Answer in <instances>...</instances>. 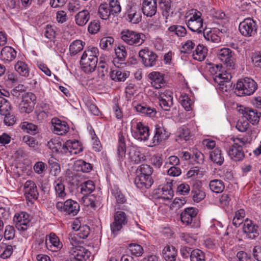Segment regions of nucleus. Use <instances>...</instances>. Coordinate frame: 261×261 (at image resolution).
I'll use <instances>...</instances> for the list:
<instances>
[{"instance_id":"35","label":"nucleus","mask_w":261,"mask_h":261,"mask_svg":"<svg viewBox=\"0 0 261 261\" xmlns=\"http://www.w3.org/2000/svg\"><path fill=\"white\" fill-rule=\"evenodd\" d=\"M137 112L147 116L154 117L156 114L154 109L141 104L137 105L134 107Z\"/></svg>"},{"instance_id":"42","label":"nucleus","mask_w":261,"mask_h":261,"mask_svg":"<svg viewBox=\"0 0 261 261\" xmlns=\"http://www.w3.org/2000/svg\"><path fill=\"white\" fill-rule=\"evenodd\" d=\"M209 187L212 191L216 193H221L224 189L223 182L219 179L211 180L210 182Z\"/></svg>"},{"instance_id":"13","label":"nucleus","mask_w":261,"mask_h":261,"mask_svg":"<svg viewBox=\"0 0 261 261\" xmlns=\"http://www.w3.org/2000/svg\"><path fill=\"white\" fill-rule=\"evenodd\" d=\"M138 55L145 66L151 67L155 64L157 56L148 48L141 49Z\"/></svg>"},{"instance_id":"57","label":"nucleus","mask_w":261,"mask_h":261,"mask_svg":"<svg viewBox=\"0 0 261 261\" xmlns=\"http://www.w3.org/2000/svg\"><path fill=\"white\" fill-rule=\"evenodd\" d=\"M115 53L118 59L121 61H124L127 56V52L124 46L122 45L115 48Z\"/></svg>"},{"instance_id":"44","label":"nucleus","mask_w":261,"mask_h":261,"mask_svg":"<svg viewBox=\"0 0 261 261\" xmlns=\"http://www.w3.org/2000/svg\"><path fill=\"white\" fill-rule=\"evenodd\" d=\"M179 101L185 110L189 111L192 110V106L193 105V102L188 95L186 94H181L179 97Z\"/></svg>"},{"instance_id":"64","label":"nucleus","mask_w":261,"mask_h":261,"mask_svg":"<svg viewBox=\"0 0 261 261\" xmlns=\"http://www.w3.org/2000/svg\"><path fill=\"white\" fill-rule=\"evenodd\" d=\"M186 203V201L184 198H176L171 204V208L172 210H177L182 207Z\"/></svg>"},{"instance_id":"52","label":"nucleus","mask_w":261,"mask_h":261,"mask_svg":"<svg viewBox=\"0 0 261 261\" xmlns=\"http://www.w3.org/2000/svg\"><path fill=\"white\" fill-rule=\"evenodd\" d=\"M128 249L131 254L136 256H141L144 252L143 247L137 244H129Z\"/></svg>"},{"instance_id":"12","label":"nucleus","mask_w":261,"mask_h":261,"mask_svg":"<svg viewBox=\"0 0 261 261\" xmlns=\"http://www.w3.org/2000/svg\"><path fill=\"white\" fill-rule=\"evenodd\" d=\"M217 55L218 59L224 63L228 69L234 68V59L231 50L228 48H223L218 50Z\"/></svg>"},{"instance_id":"41","label":"nucleus","mask_w":261,"mask_h":261,"mask_svg":"<svg viewBox=\"0 0 261 261\" xmlns=\"http://www.w3.org/2000/svg\"><path fill=\"white\" fill-rule=\"evenodd\" d=\"M81 192L83 195L90 194L95 190V185L92 180H87L81 184Z\"/></svg>"},{"instance_id":"32","label":"nucleus","mask_w":261,"mask_h":261,"mask_svg":"<svg viewBox=\"0 0 261 261\" xmlns=\"http://www.w3.org/2000/svg\"><path fill=\"white\" fill-rule=\"evenodd\" d=\"M163 255L166 261H175L177 256V250L172 246H166L163 250Z\"/></svg>"},{"instance_id":"10","label":"nucleus","mask_w":261,"mask_h":261,"mask_svg":"<svg viewBox=\"0 0 261 261\" xmlns=\"http://www.w3.org/2000/svg\"><path fill=\"white\" fill-rule=\"evenodd\" d=\"M239 30L243 36L251 37L256 33L257 25L252 19L248 18L245 19L240 23Z\"/></svg>"},{"instance_id":"27","label":"nucleus","mask_w":261,"mask_h":261,"mask_svg":"<svg viewBox=\"0 0 261 261\" xmlns=\"http://www.w3.org/2000/svg\"><path fill=\"white\" fill-rule=\"evenodd\" d=\"M136 186L140 189H148L150 188L153 183L152 177H147L142 175H136L135 180Z\"/></svg>"},{"instance_id":"43","label":"nucleus","mask_w":261,"mask_h":261,"mask_svg":"<svg viewBox=\"0 0 261 261\" xmlns=\"http://www.w3.org/2000/svg\"><path fill=\"white\" fill-rule=\"evenodd\" d=\"M15 69L21 75L25 77L29 76V68L23 62L18 61L15 65Z\"/></svg>"},{"instance_id":"29","label":"nucleus","mask_w":261,"mask_h":261,"mask_svg":"<svg viewBox=\"0 0 261 261\" xmlns=\"http://www.w3.org/2000/svg\"><path fill=\"white\" fill-rule=\"evenodd\" d=\"M148 77L151 81L152 86L156 89L161 88V84L164 83V75L158 71L150 72Z\"/></svg>"},{"instance_id":"49","label":"nucleus","mask_w":261,"mask_h":261,"mask_svg":"<svg viewBox=\"0 0 261 261\" xmlns=\"http://www.w3.org/2000/svg\"><path fill=\"white\" fill-rule=\"evenodd\" d=\"M47 146L53 152H57L62 146L59 138H53L47 143Z\"/></svg>"},{"instance_id":"15","label":"nucleus","mask_w":261,"mask_h":261,"mask_svg":"<svg viewBox=\"0 0 261 261\" xmlns=\"http://www.w3.org/2000/svg\"><path fill=\"white\" fill-rule=\"evenodd\" d=\"M24 195L26 199L31 202L38 198V192L35 183L32 180H27L24 185Z\"/></svg>"},{"instance_id":"25","label":"nucleus","mask_w":261,"mask_h":261,"mask_svg":"<svg viewBox=\"0 0 261 261\" xmlns=\"http://www.w3.org/2000/svg\"><path fill=\"white\" fill-rule=\"evenodd\" d=\"M197 33L202 36L206 40L210 39V31L207 30L206 25L203 24V19L201 18V13L197 11Z\"/></svg>"},{"instance_id":"7","label":"nucleus","mask_w":261,"mask_h":261,"mask_svg":"<svg viewBox=\"0 0 261 261\" xmlns=\"http://www.w3.org/2000/svg\"><path fill=\"white\" fill-rule=\"evenodd\" d=\"M56 207L57 210L65 215L75 216L80 211V205L75 201L68 199L64 202H58Z\"/></svg>"},{"instance_id":"5","label":"nucleus","mask_w":261,"mask_h":261,"mask_svg":"<svg viewBox=\"0 0 261 261\" xmlns=\"http://www.w3.org/2000/svg\"><path fill=\"white\" fill-rule=\"evenodd\" d=\"M121 38L126 44L137 46L142 44L146 37L142 33L124 30L121 32Z\"/></svg>"},{"instance_id":"55","label":"nucleus","mask_w":261,"mask_h":261,"mask_svg":"<svg viewBox=\"0 0 261 261\" xmlns=\"http://www.w3.org/2000/svg\"><path fill=\"white\" fill-rule=\"evenodd\" d=\"M127 19L132 23L137 24L141 20V16L139 13L131 10L128 13Z\"/></svg>"},{"instance_id":"6","label":"nucleus","mask_w":261,"mask_h":261,"mask_svg":"<svg viewBox=\"0 0 261 261\" xmlns=\"http://www.w3.org/2000/svg\"><path fill=\"white\" fill-rule=\"evenodd\" d=\"M132 124V133L136 139L140 141H145L149 137V127L141 122L133 121Z\"/></svg>"},{"instance_id":"30","label":"nucleus","mask_w":261,"mask_h":261,"mask_svg":"<svg viewBox=\"0 0 261 261\" xmlns=\"http://www.w3.org/2000/svg\"><path fill=\"white\" fill-rule=\"evenodd\" d=\"M90 13L87 10H83L79 12L74 16L75 21L80 27L84 26L89 20Z\"/></svg>"},{"instance_id":"20","label":"nucleus","mask_w":261,"mask_h":261,"mask_svg":"<svg viewBox=\"0 0 261 261\" xmlns=\"http://www.w3.org/2000/svg\"><path fill=\"white\" fill-rule=\"evenodd\" d=\"M115 9L113 7L106 3L101 4L98 9L97 15L103 20H108L111 15H114L120 13L121 10L114 11Z\"/></svg>"},{"instance_id":"39","label":"nucleus","mask_w":261,"mask_h":261,"mask_svg":"<svg viewBox=\"0 0 261 261\" xmlns=\"http://www.w3.org/2000/svg\"><path fill=\"white\" fill-rule=\"evenodd\" d=\"M210 158L212 161L218 165H221L224 161V158L222 155L221 151L218 148H216L211 152Z\"/></svg>"},{"instance_id":"45","label":"nucleus","mask_w":261,"mask_h":261,"mask_svg":"<svg viewBox=\"0 0 261 261\" xmlns=\"http://www.w3.org/2000/svg\"><path fill=\"white\" fill-rule=\"evenodd\" d=\"M114 39L111 37H105L101 39L99 43L100 48L103 50H109L113 47Z\"/></svg>"},{"instance_id":"2","label":"nucleus","mask_w":261,"mask_h":261,"mask_svg":"<svg viewBox=\"0 0 261 261\" xmlns=\"http://www.w3.org/2000/svg\"><path fill=\"white\" fill-rule=\"evenodd\" d=\"M98 54V49L96 47H91L84 52L81 58L80 64L85 72H91L95 70Z\"/></svg>"},{"instance_id":"40","label":"nucleus","mask_w":261,"mask_h":261,"mask_svg":"<svg viewBox=\"0 0 261 261\" xmlns=\"http://www.w3.org/2000/svg\"><path fill=\"white\" fill-rule=\"evenodd\" d=\"M172 182H167L162 189L161 198L165 200H169L173 196V191L171 188Z\"/></svg>"},{"instance_id":"3","label":"nucleus","mask_w":261,"mask_h":261,"mask_svg":"<svg viewBox=\"0 0 261 261\" xmlns=\"http://www.w3.org/2000/svg\"><path fill=\"white\" fill-rule=\"evenodd\" d=\"M252 138L250 136L242 138H236L233 139V144L228 151V154L231 160L235 162L242 161L245 156L242 146L247 143H250Z\"/></svg>"},{"instance_id":"28","label":"nucleus","mask_w":261,"mask_h":261,"mask_svg":"<svg viewBox=\"0 0 261 261\" xmlns=\"http://www.w3.org/2000/svg\"><path fill=\"white\" fill-rule=\"evenodd\" d=\"M260 113H258L256 110H253L249 108L245 109L243 113V117L252 124L259 122Z\"/></svg>"},{"instance_id":"18","label":"nucleus","mask_w":261,"mask_h":261,"mask_svg":"<svg viewBox=\"0 0 261 261\" xmlns=\"http://www.w3.org/2000/svg\"><path fill=\"white\" fill-rule=\"evenodd\" d=\"M258 226L253 221L246 219L243 222V231L247 237L251 239H255L258 234Z\"/></svg>"},{"instance_id":"62","label":"nucleus","mask_w":261,"mask_h":261,"mask_svg":"<svg viewBox=\"0 0 261 261\" xmlns=\"http://www.w3.org/2000/svg\"><path fill=\"white\" fill-rule=\"evenodd\" d=\"M249 126V122L244 119L242 117V118L238 121L236 125V128L241 132H245L247 130Z\"/></svg>"},{"instance_id":"36","label":"nucleus","mask_w":261,"mask_h":261,"mask_svg":"<svg viewBox=\"0 0 261 261\" xmlns=\"http://www.w3.org/2000/svg\"><path fill=\"white\" fill-rule=\"evenodd\" d=\"M54 185L57 197L61 199L64 198L66 196V193L65 191V186L61 179L59 178L55 180Z\"/></svg>"},{"instance_id":"50","label":"nucleus","mask_w":261,"mask_h":261,"mask_svg":"<svg viewBox=\"0 0 261 261\" xmlns=\"http://www.w3.org/2000/svg\"><path fill=\"white\" fill-rule=\"evenodd\" d=\"M168 31L174 33L178 37H184L187 34V31L185 27L181 25H172L168 28Z\"/></svg>"},{"instance_id":"24","label":"nucleus","mask_w":261,"mask_h":261,"mask_svg":"<svg viewBox=\"0 0 261 261\" xmlns=\"http://www.w3.org/2000/svg\"><path fill=\"white\" fill-rule=\"evenodd\" d=\"M16 57V51L12 47L6 46L1 52V59L5 63H9L13 61Z\"/></svg>"},{"instance_id":"51","label":"nucleus","mask_w":261,"mask_h":261,"mask_svg":"<svg viewBox=\"0 0 261 261\" xmlns=\"http://www.w3.org/2000/svg\"><path fill=\"white\" fill-rule=\"evenodd\" d=\"M245 212L243 209L238 210L236 213L232 221V224L236 227H239L243 222Z\"/></svg>"},{"instance_id":"9","label":"nucleus","mask_w":261,"mask_h":261,"mask_svg":"<svg viewBox=\"0 0 261 261\" xmlns=\"http://www.w3.org/2000/svg\"><path fill=\"white\" fill-rule=\"evenodd\" d=\"M36 101V96L32 93H26L22 95V100L19 105L21 113L29 114L33 111Z\"/></svg>"},{"instance_id":"37","label":"nucleus","mask_w":261,"mask_h":261,"mask_svg":"<svg viewBox=\"0 0 261 261\" xmlns=\"http://www.w3.org/2000/svg\"><path fill=\"white\" fill-rule=\"evenodd\" d=\"M196 10L192 9L187 13L186 21L188 28L193 32H196L195 28Z\"/></svg>"},{"instance_id":"21","label":"nucleus","mask_w":261,"mask_h":261,"mask_svg":"<svg viewBox=\"0 0 261 261\" xmlns=\"http://www.w3.org/2000/svg\"><path fill=\"white\" fill-rule=\"evenodd\" d=\"M157 0H144L142 3L143 13L147 17L154 15L157 10Z\"/></svg>"},{"instance_id":"54","label":"nucleus","mask_w":261,"mask_h":261,"mask_svg":"<svg viewBox=\"0 0 261 261\" xmlns=\"http://www.w3.org/2000/svg\"><path fill=\"white\" fill-rule=\"evenodd\" d=\"M207 54L206 47L199 44L197 46V61H202L204 60Z\"/></svg>"},{"instance_id":"33","label":"nucleus","mask_w":261,"mask_h":261,"mask_svg":"<svg viewBox=\"0 0 261 261\" xmlns=\"http://www.w3.org/2000/svg\"><path fill=\"white\" fill-rule=\"evenodd\" d=\"M73 169L77 172L88 173L92 170V166L91 164L87 163L84 160H79L74 162Z\"/></svg>"},{"instance_id":"14","label":"nucleus","mask_w":261,"mask_h":261,"mask_svg":"<svg viewBox=\"0 0 261 261\" xmlns=\"http://www.w3.org/2000/svg\"><path fill=\"white\" fill-rule=\"evenodd\" d=\"M159 104L161 108L164 111H169L173 105L172 92L166 90L159 92Z\"/></svg>"},{"instance_id":"19","label":"nucleus","mask_w":261,"mask_h":261,"mask_svg":"<svg viewBox=\"0 0 261 261\" xmlns=\"http://www.w3.org/2000/svg\"><path fill=\"white\" fill-rule=\"evenodd\" d=\"M169 136L170 133L164 128L162 124H156L155 126V133L152 139V143L154 145H158L167 139Z\"/></svg>"},{"instance_id":"34","label":"nucleus","mask_w":261,"mask_h":261,"mask_svg":"<svg viewBox=\"0 0 261 261\" xmlns=\"http://www.w3.org/2000/svg\"><path fill=\"white\" fill-rule=\"evenodd\" d=\"M81 201L86 206L95 208L98 203V197L94 194L85 195L82 197Z\"/></svg>"},{"instance_id":"23","label":"nucleus","mask_w":261,"mask_h":261,"mask_svg":"<svg viewBox=\"0 0 261 261\" xmlns=\"http://www.w3.org/2000/svg\"><path fill=\"white\" fill-rule=\"evenodd\" d=\"M116 60L113 61L115 66L117 67L118 68L111 71L110 77L113 81L116 82H123L128 77L129 75V72L120 69L119 66L116 64Z\"/></svg>"},{"instance_id":"38","label":"nucleus","mask_w":261,"mask_h":261,"mask_svg":"<svg viewBox=\"0 0 261 261\" xmlns=\"http://www.w3.org/2000/svg\"><path fill=\"white\" fill-rule=\"evenodd\" d=\"M152 172L153 169L149 165L142 164L138 167L136 170V175L139 176L142 175L147 177H152Z\"/></svg>"},{"instance_id":"11","label":"nucleus","mask_w":261,"mask_h":261,"mask_svg":"<svg viewBox=\"0 0 261 261\" xmlns=\"http://www.w3.org/2000/svg\"><path fill=\"white\" fill-rule=\"evenodd\" d=\"M71 261H85L90 256V252L80 246L72 247L69 251Z\"/></svg>"},{"instance_id":"17","label":"nucleus","mask_w":261,"mask_h":261,"mask_svg":"<svg viewBox=\"0 0 261 261\" xmlns=\"http://www.w3.org/2000/svg\"><path fill=\"white\" fill-rule=\"evenodd\" d=\"M62 151L70 155L76 154L83 150L81 143L76 140H68L62 147Z\"/></svg>"},{"instance_id":"16","label":"nucleus","mask_w":261,"mask_h":261,"mask_svg":"<svg viewBox=\"0 0 261 261\" xmlns=\"http://www.w3.org/2000/svg\"><path fill=\"white\" fill-rule=\"evenodd\" d=\"M13 221L16 227L19 230H26L30 225L29 216L25 212L15 214Z\"/></svg>"},{"instance_id":"26","label":"nucleus","mask_w":261,"mask_h":261,"mask_svg":"<svg viewBox=\"0 0 261 261\" xmlns=\"http://www.w3.org/2000/svg\"><path fill=\"white\" fill-rule=\"evenodd\" d=\"M195 217L196 211L193 207L186 208L180 215L181 221L186 225L191 224Z\"/></svg>"},{"instance_id":"8","label":"nucleus","mask_w":261,"mask_h":261,"mask_svg":"<svg viewBox=\"0 0 261 261\" xmlns=\"http://www.w3.org/2000/svg\"><path fill=\"white\" fill-rule=\"evenodd\" d=\"M127 223V217L124 212L118 211L114 215V220L111 224L110 228L114 236L117 235L123 226Z\"/></svg>"},{"instance_id":"60","label":"nucleus","mask_w":261,"mask_h":261,"mask_svg":"<svg viewBox=\"0 0 261 261\" xmlns=\"http://www.w3.org/2000/svg\"><path fill=\"white\" fill-rule=\"evenodd\" d=\"M160 6L163 10V15L168 16L171 9L170 0H160Z\"/></svg>"},{"instance_id":"47","label":"nucleus","mask_w":261,"mask_h":261,"mask_svg":"<svg viewBox=\"0 0 261 261\" xmlns=\"http://www.w3.org/2000/svg\"><path fill=\"white\" fill-rule=\"evenodd\" d=\"M83 47V42L81 40H76L70 45L69 50L71 54L74 55L81 51Z\"/></svg>"},{"instance_id":"53","label":"nucleus","mask_w":261,"mask_h":261,"mask_svg":"<svg viewBox=\"0 0 261 261\" xmlns=\"http://www.w3.org/2000/svg\"><path fill=\"white\" fill-rule=\"evenodd\" d=\"M21 128L32 135H35L38 133L37 126L33 123H29L28 122H23L21 124Z\"/></svg>"},{"instance_id":"4","label":"nucleus","mask_w":261,"mask_h":261,"mask_svg":"<svg viewBox=\"0 0 261 261\" xmlns=\"http://www.w3.org/2000/svg\"><path fill=\"white\" fill-rule=\"evenodd\" d=\"M256 82L249 77L239 81L236 84L235 92L239 96L250 95L257 89Z\"/></svg>"},{"instance_id":"31","label":"nucleus","mask_w":261,"mask_h":261,"mask_svg":"<svg viewBox=\"0 0 261 261\" xmlns=\"http://www.w3.org/2000/svg\"><path fill=\"white\" fill-rule=\"evenodd\" d=\"M46 243L47 245H48L49 243L50 244L49 249L54 251L60 249L63 246L58 237L53 233H51L48 236V239H46Z\"/></svg>"},{"instance_id":"48","label":"nucleus","mask_w":261,"mask_h":261,"mask_svg":"<svg viewBox=\"0 0 261 261\" xmlns=\"http://www.w3.org/2000/svg\"><path fill=\"white\" fill-rule=\"evenodd\" d=\"M232 76L230 73L227 71H221L218 75H216L214 78V80L216 83H221L224 82L225 83H228L231 80Z\"/></svg>"},{"instance_id":"56","label":"nucleus","mask_w":261,"mask_h":261,"mask_svg":"<svg viewBox=\"0 0 261 261\" xmlns=\"http://www.w3.org/2000/svg\"><path fill=\"white\" fill-rule=\"evenodd\" d=\"M9 101L3 96H0V114H4L11 110Z\"/></svg>"},{"instance_id":"1","label":"nucleus","mask_w":261,"mask_h":261,"mask_svg":"<svg viewBox=\"0 0 261 261\" xmlns=\"http://www.w3.org/2000/svg\"><path fill=\"white\" fill-rule=\"evenodd\" d=\"M126 152L125 138L122 135H119L116 150L118 162L121 163L125 160H127L132 164H138L144 160V155L141 153L139 147L137 146L132 145L128 147L127 153H126Z\"/></svg>"},{"instance_id":"46","label":"nucleus","mask_w":261,"mask_h":261,"mask_svg":"<svg viewBox=\"0 0 261 261\" xmlns=\"http://www.w3.org/2000/svg\"><path fill=\"white\" fill-rule=\"evenodd\" d=\"M180 253L185 258L189 256L190 261H196V251L195 250H192L190 247H183L180 249Z\"/></svg>"},{"instance_id":"22","label":"nucleus","mask_w":261,"mask_h":261,"mask_svg":"<svg viewBox=\"0 0 261 261\" xmlns=\"http://www.w3.org/2000/svg\"><path fill=\"white\" fill-rule=\"evenodd\" d=\"M53 128V132L59 135H63L69 130V126L65 121H61L58 118H54L51 120Z\"/></svg>"},{"instance_id":"59","label":"nucleus","mask_w":261,"mask_h":261,"mask_svg":"<svg viewBox=\"0 0 261 261\" xmlns=\"http://www.w3.org/2000/svg\"><path fill=\"white\" fill-rule=\"evenodd\" d=\"M15 234V230L12 226L7 225L4 234V238L7 240H11L14 239Z\"/></svg>"},{"instance_id":"63","label":"nucleus","mask_w":261,"mask_h":261,"mask_svg":"<svg viewBox=\"0 0 261 261\" xmlns=\"http://www.w3.org/2000/svg\"><path fill=\"white\" fill-rule=\"evenodd\" d=\"M100 29V22L97 20H94L91 21L88 28V32L91 34L97 33Z\"/></svg>"},{"instance_id":"58","label":"nucleus","mask_w":261,"mask_h":261,"mask_svg":"<svg viewBox=\"0 0 261 261\" xmlns=\"http://www.w3.org/2000/svg\"><path fill=\"white\" fill-rule=\"evenodd\" d=\"M98 75L99 77L103 78L107 74L108 72V67L107 64L103 62L100 61L98 65Z\"/></svg>"},{"instance_id":"61","label":"nucleus","mask_w":261,"mask_h":261,"mask_svg":"<svg viewBox=\"0 0 261 261\" xmlns=\"http://www.w3.org/2000/svg\"><path fill=\"white\" fill-rule=\"evenodd\" d=\"M112 194L115 197L117 202L119 203H123L126 201L125 196L121 193L117 188H114L112 190Z\"/></svg>"}]
</instances>
